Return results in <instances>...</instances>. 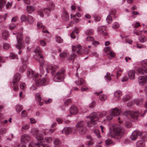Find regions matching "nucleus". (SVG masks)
Here are the masks:
<instances>
[{
	"label": "nucleus",
	"mask_w": 147,
	"mask_h": 147,
	"mask_svg": "<svg viewBox=\"0 0 147 147\" xmlns=\"http://www.w3.org/2000/svg\"><path fill=\"white\" fill-rule=\"evenodd\" d=\"M111 115L114 116H119L118 118L119 122L120 123H122V121L120 120L122 119L123 117H130V119L133 121L136 122L138 120V115L140 114V112L139 111L136 112L132 111H128L127 112L122 113L121 110L117 108L112 109L111 111Z\"/></svg>",
	"instance_id": "f257e3e1"
},
{
	"label": "nucleus",
	"mask_w": 147,
	"mask_h": 147,
	"mask_svg": "<svg viewBox=\"0 0 147 147\" xmlns=\"http://www.w3.org/2000/svg\"><path fill=\"white\" fill-rule=\"evenodd\" d=\"M58 68V67L57 66L51 64L48 65L46 69V71L47 73L49 72V70L51 71V73L54 76L53 80L55 82L63 81L64 78V73L65 71L64 69L59 70L55 74L54 73V72Z\"/></svg>",
	"instance_id": "f03ea898"
},
{
	"label": "nucleus",
	"mask_w": 147,
	"mask_h": 147,
	"mask_svg": "<svg viewBox=\"0 0 147 147\" xmlns=\"http://www.w3.org/2000/svg\"><path fill=\"white\" fill-rule=\"evenodd\" d=\"M124 132V129L121 126H116L113 124H111L109 127V131L107 135L109 137L119 138L123 136Z\"/></svg>",
	"instance_id": "7ed1b4c3"
},
{
	"label": "nucleus",
	"mask_w": 147,
	"mask_h": 147,
	"mask_svg": "<svg viewBox=\"0 0 147 147\" xmlns=\"http://www.w3.org/2000/svg\"><path fill=\"white\" fill-rule=\"evenodd\" d=\"M34 52L36 54H37L38 55V56L36 55H34V57L35 59L39 62L40 66V71L42 73V67L44 65V62L42 60L41 62L40 61V59H42L43 58V56L42 55L41 49L39 47H37L34 50Z\"/></svg>",
	"instance_id": "20e7f679"
},
{
	"label": "nucleus",
	"mask_w": 147,
	"mask_h": 147,
	"mask_svg": "<svg viewBox=\"0 0 147 147\" xmlns=\"http://www.w3.org/2000/svg\"><path fill=\"white\" fill-rule=\"evenodd\" d=\"M98 115L96 113L94 112L86 117V118H89L90 120V121L87 122V125L88 127H92L98 123L99 120Z\"/></svg>",
	"instance_id": "39448f33"
},
{
	"label": "nucleus",
	"mask_w": 147,
	"mask_h": 147,
	"mask_svg": "<svg viewBox=\"0 0 147 147\" xmlns=\"http://www.w3.org/2000/svg\"><path fill=\"white\" fill-rule=\"evenodd\" d=\"M33 79L36 80V84L38 86H45L47 83V80L44 78H40L41 75L35 73Z\"/></svg>",
	"instance_id": "423d86ee"
},
{
	"label": "nucleus",
	"mask_w": 147,
	"mask_h": 147,
	"mask_svg": "<svg viewBox=\"0 0 147 147\" xmlns=\"http://www.w3.org/2000/svg\"><path fill=\"white\" fill-rule=\"evenodd\" d=\"M85 123V122L82 121L78 122L76 125L77 130L82 135L85 134L86 131V128L84 126Z\"/></svg>",
	"instance_id": "0eeeda50"
},
{
	"label": "nucleus",
	"mask_w": 147,
	"mask_h": 147,
	"mask_svg": "<svg viewBox=\"0 0 147 147\" xmlns=\"http://www.w3.org/2000/svg\"><path fill=\"white\" fill-rule=\"evenodd\" d=\"M76 50H77L76 53L79 55H82L85 52H86V53H88L89 52V49L87 48H85L83 49L81 47L80 45L72 46V51H75Z\"/></svg>",
	"instance_id": "6e6552de"
},
{
	"label": "nucleus",
	"mask_w": 147,
	"mask_h": 147,
	"mask_svg": "<svg viewBox=\"0 0 147 147\" xmlns=\"http://www.w3.org/2000/svg\"><path fill=\"white\" fill-rule=\"evenodd\" d=\"M20 79V74L17 73L14 75L13 80V89L15 91H17L19 89L18 82L19 81Z\"/></svg>",
	"instance_id": "1a4fd4ad"
},
{
	"label": "nucleus",
	"mask_w": 147,
	"mask_h": 147,
	"mask_svg": "<svg viewBox=\"0 0 147 147\" xmlns=\"http://www.w3.org/2000/svg\"><path fill=\"white\" fill-rule=\"evenodd\" d=\"M107 29L106 26H101L97 28V31L99 34H102L104 36H105L107 35Z\"/></svg>",
	"instance_id": "9d476101"
},
{
	"label": "nucleus",
	"mask_w": 147,
	"mask_h": 147,
	"mask_svg": "<svg viewBox=\"0 0 147 147\" xmlns=\"http://www.w3.org/2000/svg\"><path fill=\"white\" fill-rule=\"evenodd\" d=\"M147 135L144 136V137L142 139V140H140L138 141L136 143V147H144V141L147 140Z\"/></svg>",
	"instance_id": "9b49d317"
},
{
	"label": "nucleus",
	"mask_w": 147,
	"mask_h": 147,
	"mask_svg": "<svg viewBox=\"0 0 147 147\" xmlns=\"http://www.w3.org/2000/svg\"><path fill=\"white\" fill-rule=\"evenodd\" d=\"M50 147L49 144H44V145L42 142H39L37 143L34 145V144H29L28 147Z\"/></svg>",
	"instance_id": "f8f14e48"
},
{
	"label": "nucleus",
	"mask_w": 147,
	"mask_h": 147,
	"mask_svg": "<svg viewBox=\"0 0 147 147\" xmlns=\"http://www.w3.org/2000/svg\"><path fill=\"white\" fill-rule=\"evenodd\" d=\"M16 36L17 42L19 45H16V46L17 48L20 49H21V47L20 45L21 44L22 38V34L21 33H17Z\"/></svg>",
	"instance_id": "ddd939ff"
},
{
	"label": "nucleus",
	"mask_w": 147,
	"mask_h": 147,
	"mask_svg": "<svg viewBox=\"0 0 147 147\" xmlns=\"http://www.w3.org/2000/svg\"><path fill=\"white\" fill-rule=\"evenodd\" d=\"M147 80V76L145 77L141 76L138 78V82L139 84L141 86H143L145 85L146 82Z\"/></svg>",
	"instance_id": "4468645a"
},
{
	"label": "nucleus",
	"mask_w": 147,
	"mask_h": 147,
	"mask_svg": "<svg viewBox=\"0 0 147 147\" xmlns=\"http://www.w3.org/2000/svg\"><path fill=\"white\" fill-rule=\"evenodd\" d=\"M55 7L54 5L52 3H51L50 4L48 5V8L45 9L44 11L45 13L47 16H48L50 12L51 9L54 8Z\"/></svg>",
	"instance_id": "2eb2a0df"
},
{
	"label": "nucleus",
	"mask_w": 147,
	"mask_h": 147,
	"mask_svg": "<svg viewBox=\"0 0 147 147\" xmlns=\"http://www.w3.org/2000/svg\"><path fill=\"white\" fill-rule=\"evenodd\" d=\"M104 51L107 53V54L112 57H113L115 56V53L113 50L111 49L110 47H105L104 49Z\"/></svg>",
	"instance_id": "dca6fc26"
},
{
	"label": "nucleus",
	"mask_w": 147,
	"mask_h": 147,
	"mask_svg": "<svg viewBox=\"0 0 147 147\" xmlns=\"http://www.w3.org/2000/svg\"><path fill=\"white\" fill-rule=\"evenodd\" d=\"M30 138V137L27 134H24L21 137V142L23 144H26L28 142Z\"/></svg>",
	"instance_id": "f3484780"
},
{
	"label": "nucleus",
	"mask_w": 147,
	"mask_h": 147,
	"mask_svg": "<svg viewBox=\"0 0 147 147\" xmlns=\"http://www.w3.org/2000/svg\"><path fill=\"white\" fill-rule=\"evenodd\" d=\"M143 101V99L142 98L138 99H136V100H134L131 102V104L128 103V105L131 106L133 104L136 103L137 105L139 106L142 104Z\"/></svg>",
	"instance_id": "a211bd4d"
},
{
	"label": "nucleus",
	"mask_w": 147,
	"mask_h": 147,
	"mask_svg": "<svg viewBox=\"0 0 147 147\" xmlns=\"http://www.w3.org/2000/svg\"><path fill=\"white\" fill-rule=\"evenodd\" d=\"M76 76L78 78V80H77L75 82V83L78 86H82L84 84L86 83L85 81L82 78H79L77 74H76Z\"/></svg>",
	"instance_id": "6ab92c4d"
},
{
	"label": "nucleus",
	"mask_w": 147,
	"mask_h": 147,
	"mask_svg": "<svg viewBox=\"0 0 147 147\" xmlns=\"http://www.w3.org/2000/svg\"><path fill=\"white\" fill-rule=\"evenodd\" d=\"M78 109L77 107L74 106H72L70 109V112L71 114L75 115L78 113Z\"/></svg>",
	"instance_id": "aec40b11"
},
{
	"label": "nucleus",
	"mask_w": 147,
	"mask_h": 147,
	"mask_svg": "<svg viewBox=\"0 0 147 147\" xmlns=\"http://www.w3.org/2000/svg\"><path fill=\"white\" fill-rule=\"evenodd\" d=\"M135 71L134 70H129L128 73V75L129 78L132 80H134L135 78Z\"/></svg>",
	"instance_id": "412c9836"
},
{
	"label": "nucleus",
	"mask_w": 147,
	"mask_h": 147,
	"mask_svg": "<svg viewBox=\"0 0 147 147\" xmlns=\"http://www.w3.org/2000/svg\"><path fill=\"white\" fill-rule=\"evenodd\" d=\"M138 72L140 74H144L147 73V68L143 67H140L138 69Z\"/></svg>",
	"instance_id": "4be33fe9"
},
{
	"label": "nucleus",
	"mask_w": 147,
	"mask_h": 147,
	"mask_svg": "<svg viewBox=\"0 0 147 147\" xmlns=\"http://www.w3.org/2000/svg\"><path fill=\"white\" fill-rule=\"evenodd\" d=\"M9 36V34L8 31L6 30L3 31L2 33V36L4 39H7Z\"/></svg>",
	"instance_id": "5701e85b"
},
{
	"label": "nucleus",
	"mask_w": 147,
	"mask_h": 147,
	"mask_svg": "<svg viewBox=\"0 0 147 147\" xmlns=\"http://www.w3.org/2000/svg\"><path fill=\"white\" fill-rule=\"evenodd\" d=\"M71 128L69 127L64 128L62 130V133L65 134H68L71 133Z\"/></svg>",
	"instance_id": "b1692460"
},
{
	"label": "nucleus",
	"mask_w": 147,
	"mask_h": 147,
	"mask_svg": "<svg viewBox=\"0 0 147 147\" xmlns=\"http://www.w3.org/2000/svg\"><path fill=\"white\" fill-rule=\"evenodd\" d=\"M34 71H32L31 69H28L27 72V76L29 77H33V78L34 75L35 74H34Z\"/></svg>",
	"instance_id": "393cba45"
},
{
	"label": "nucleus",
	"mask_w": 147,
	"mask_h": 147,
	"mask_svg": "<svg viewBox=\"0 0 147 147\" xmlns=\"http://www.w3.org/2000/svg\"><path fill=\"white\" fill-rule=\"evenodd\" d=\"M82 86L81 88V90L82 91H86L89 90V88L87 86V85L86 83Z\"/></svg>",
	"instance_id": "a878e982"
},
{
	"label": "nucleus",
	"mask_w": 147,
	"mask_h": 147,
	"mask_svg": "<svg viewBox=\"0 0 147 147\" xmlns=\"http://www.w3.org/2000/svg\"><path fill=\"white\" fill-rule=\"evenodd\" d=\"M121 92L120 90L116 91L114 94L115 97L116 98L119 99L120 97L122 95Z\"/></svg>",
	"instance_id": "bb28decb"
},
{
	"label": "nucleus",
	"mask_w": 147,
	"mask_h": 147,
	"mask_svg": "<svg viewBox=\"0 0 147 147\" xmlns=\"http://www.w3.org/2000/svg\"><path fill=\"white\" fill-rule=\"evenodd\" d=\"M87 138L88 139V144L89 145H91L93 144L94 143L93 141V139L90 135H88L87 136Z\"/></svg>",
	"instance_id": "cd10ccee"
},
{
	"label": "nucleus",
	"mask_w": 147,
	"mask_h": 147,
	"mask_svg": "<svg viewBox=\"0 0 147 147\" xmlns=\"http://www.w3.org/2000/svg\"><path fill=\"white\" fill-rule=\"evenodd\" d=\"M139 39L140 41L141 42H144L146 40V38L144 35H142L140 36Z\"/></svg>",
	"instance_id": "c85d7f7f"
},
{
	"label": "nucleus",
	"mask_w": 147,
	"mask_h": 147,
	"mask_svg": "<svg viewBox=\"0 0 147 147\" xmlns=\"http://www.w3.org/2000/svg\"><path fill=\"white\" fill-rule=\"evenodd\" d=\"M16 111L18 113H20L23 109V107L22 105H16Z\"/></svg>",
	"instance_id": "c756f323"
},
{
	"label": "nucleus",
	"mask_w": 147,
	"mask_h": 147,
	"mask_svg": "<svg viewBox=\"0 0 147 147\" xmlns=\"http://www.w3.org/2000/svg\"><path fill=\"white\" fill-rule=\"evenodd\" d=\"M26 9L27 12L29 13H31L34 10V7L32 6H28Z\"/></svg>",
	"instance_id": "7c9ffc66"
},
{
	"label": "nucleus",
	"mask_w": 147,
	"mask_h": 147,
	"mask_svg": "<svg viewBox=\"0 0 147 147\" xmlns=\"http://www.w3.org/2000/svg\"><path fill=\"white\" fill-rule=\"evenodd\" d=\"M93 33L94 30L91 29H88L86 32V34L87 35H92Z\"/></svg>",
	"instance_id": "2f4dec72"
},
{
	"label": "nucleus",
	"mask_w": 147,
	"mask_h": 147,
	"mask_svg": "<svg viewBox=\"0 0 147 147\" xmlns=\"http://www.w3.org/2000/svg\"><path fill=\"white\" fill-rule=\"evenodd\" d=\"M107 96L105 94H101L100 95L99 98L101 101H104L106 99Z\"/></svg>",
	"instance_id": "473e14b6"
},
{
	"label": "nucleus",
	"mask_w": 147,
	"mask_h": 147,
	"mask_svg": "<svg viewBox=\"0 0 147 147\" xmlns=\"http://www.w3.org/2000/svg\"><path fill=\"white\" fill-rule=\"evenodd\" d=\"M35 99L36 100L40 102L41 100V97L40 94L37 93H36L35 95Z\"/></svg>",
	"instance_id": "72a5a7b5"
},
{
	"label": "nucleus",
	"mask_w": 147,
	"mask_h": 147,
	"mask_svg": "<svg viewBox=\"0 0 147 147\" xmlns=\"http://www.w3.org/2000/svg\"><path fill=\"white\" fill-rule=\"evenodd\" d=\"M36 138L38 140H42L43 138V136L41 134L38 132L36 134Z\"/></svg>",
	"instance_id": "f704fd0d"
},
{
	"label": "nucleus",
	"mask_w": 147,
	"mask_h": 147,
	"mask_svg": "<svg viewBox=\"0 0 147 147\" xmlns=\"http://www.w3.org/2000/svg\"><path fill=\"white\" fill-rule=\"evenodd\" d=\"M106 20L107 22L109 24L112 22V19L111 17L110 16V14H109L106 18Z\"/></svg>",
	"instance_id": "c9c22d12"
},
{
	"label": "nucleus",
	"mask_w": 147,
	"mask_h": 147,
	"mask_svg": "<svg viewBox=\"0 0 147 147\" xmlns=\"http://www.w3.org/2000/svg\"><path fill=\"white\" fill-rule=\"evenodd\" d=\"M72 100L70 98L65 100L64 102V104L65 105H68L71 103Z\"/></svg>",
	"instance_id": "e433bc0d"
},
{
	"label": "nucleus",
	"mask_w": 147,
	"mask_h": 147,
	"mask_svg": "<svg viewBox=\"0 0 147 147\" xmlns=\"http://www.w3.org/2000/svg\"><path fill=\"white\" fill-rule=\"evenodd\" d=\"M26 68V66L25 65H23L21 66L19 69V71L21 72H24Z\"/></svg>",
	"instance_id": "4c0bfd02"
},
{
	"label": "nucleus",
	"mask_w": 147,
	"mask_h": 147,
	"mask_svg": "<svg viewBox=\"0 0 147 147\" xmlns=\"http://www.w3.org/2000/svg\"><path fill=\"white\" fill-rule=\"evenodd\" d=\"M119 27V23L117 22H115L113 23L112 27L113 29H117Z\"/></svg>",
	"instance_id": "58836bf2"
},
{
	"label": "nucleus",
	"mask_w": 147,
	"mask_h": 147,
	"mask_svg": "<svg viewBox=\"0 0 147 147\" xmlns=\"http://www.w3.org/2000/svg\"><path fill=\"white\" fill-rule=\"evenodd\" d=\"M71 19L74 21L76 23H78L79 21V19L76 18L74 15H71Z\"/></svg>",
	"instance_id": "ea45409f"
},
{
	"label": "nucleus",
	"mask_w": 147,
	"mask_h": 147,
	"mask_svg": "<svg viewBox=\"0 0 147 147\" xmlns=\"http://www.w3.org/2000/svg\"><path fill=\"white\" fill-rule=\"evenodd\" d=\"M20 19L21 22H22L28 20L27 17L24 15H22L21 16Z\"/></svg>",
	"instance_id": "a19ab883"
},
{
	"label": "nucleus",
	"mask_w": 147,
	"mask_h": 147,
	"mask_svg": "<svg viewBox=\"0 0 147 147\" xmlns=\"http://www.w3.org/2000/svg\"><path fill=\"white\" fill-rule=\"evenodd\" d=\"M141 64L144 67H147V59L142 61H141Z\"/></svg>",
	"instance_id": "79ce46f5"
},
{
	"label": "nucleus",
	"mask_w": 147,
	"mask_h": 147,
	"mask_svg": "<svg viewBox=\"0 0 147 147\" xmlns=\"http://www.w3.org/2000/svg\"><path fill=\"white\" fill-rule=\"evenodd\" d=\"M107 114V112L105 111H103L100 113L98 115L100 117H102L105 116Z\"/></svg>",
	"instance_id": "37998d69"
},
{
	"label": "nucleus",
	"mask_w": 147,
	"mask_h": 147,
	"mask_svg": "<svg viewBox=\"0 0 147 147\" xmlns=\"http://www.w3.org/2000/svg\"><path fill=\"white\" fill-rule=\"evenodd\" d=\"M94 133L98 138H100L101 136L99 131L97 129H95L94 131Z\"/></svg>",
	"instance_id": "c03bdc74"
},
{
	"label": "nucleus",
	"mask_w": 147,
	"mask_h": 147,
	"mask_svg": "<svg viewBox=\"0 0 147 147\" xmlns=\"http://www.w3.org/2000/svg\"><path fill=\"white\" fill-rule=\"evenodd\" d=\"M3 47L4 49L7 50L10 48V46L9 44L5 43L3 45Z\"/></svg>",
	"instance_id": "a18cd8bd"
},
{
	"label": "nucleus",
	"mask_w": 147,
	"mask_h": 147,
	"mask_svg": "<svg viewBox=\"0 0 147 147\" xmlns=\"http://www.w3.org/2000/svg\"><path fill=\"white\" fill-rule=\"evenodd\" d=\"M37 26L38 29H40L41 28H42L43 29L44 28L45 26L42 24V23L40 22H38L37 23Z\"/></svg>",
	"instance_id": "49530a36"
},
{
	"label": "nucleus",
	"mask_w": 147,
	"mask_h": 147,
	"mask_svg": "<svg viewBox=\"0 0 147 147\" xmlns=\"http://www.w3.org/2000/svg\"><path fill=\"white\" fill-rule=\"evenodd\" d=\"M29 125L27 124H25L23 125L22 128V130H27L29 128Z\"/></svg>",
	"instance_id": "de8ad7c7"
},
{
	"label": "nucleus",
	"mask_w": 147,
	"mask_h": 147,
	"mask_svg": "<svg viewBox=\"0 0 147 147\" xmlns=\"http://www.w3.org/2000/svg\"><path fill=\"white\" fill-rule=\"evenodd\" d=\"M9 57L10 58L12 59H18L16 55L13 53H12L11 54Z\"/></svg>",
	"instance_id": "09e8293b"
},
{
	"label": "nucleus",
	"mask_w": 147,
	"mask_h": 147,
	"mask_svg": "<svg viewBox=\"0 0 147 147\" xmlns=\"http://www.w3.org/2000/svg\"><path fill=\"white\" fill-rule=\"evenodd\" d=\"M16 25L13 23H11L9 25V28L10 30H13L16 27Z\"/></svg>",
	"instance_id": "8fccbe9b"
},
{
	"label": "nucleus",
	"mask_w": 147,
	"mask_h": 147,
	"mask_svg": "<svg viewBox=\"0 0 147 147\" xmlns=\"http://www.w3.org/2000/svg\"><path fill=\"white\" fill-rule=\"evenodd\" d=\"M76 57V55L74 53H72L68 57V59L69 60H72L74 59Z\"/></svg>",
	"instance_id": "3c124183"
},
{
	"label": "nucleus",
	"mask_w": 147,
	"mask_h": 147,
	"mask_svg": "<svg viewBox=\"0 0 147 147\" xmlns=\"http://www.w3.org/2000/svg\"><path fill=\"white\" fill-rule=\"evenodd\" d=\"M6 3L5 0H0V8L3 7Z\"/></svg>",
	"instance_id": "603ef678"
},
{
	"label": "nucleus",
	"mask_w": 147,
	"mask_h": 147,
	"mask_svg": "<svg viewBox=\"0 0 147 147\" xmlns=\"http://www.w3.org/2000/svg\"><path fill=\"white\" fill-rule=\"evenodd\" d=\"M60 141L57 138L55 139L54 141V144L55 146L59 145Z\"/></svg>",
	"instance_id": "864d4df0"
},
{
	"label": "nucleus",
	"mask_w": 147,
	"mask_h": 147,
	"mask_svg": "<svg viewBox=\"0 0 147 147\" xmlns=\"http://www.w3.org/2000/svg\"><path fill=\"white\" fill-rule=\"evenodd\" d=\"M94 40V38L92 36H88L86 38V41H93Z\"/></svg>",
	"instance_id": "5fc2aeb1"
},
{
	"label": "nucleus",
	"mask_w": 147,
	"mask_h": 147,
	"mask_svg": "<svg viewBox=\"0 0 147 147\" xmlns=\"http://www.w3.org/2000/svg\"><path fill=\"white\" fill-rule=\"evenodd\" d=\"M56 40L58 43H61L62 42V39L59 36H57L56 37Z\"/></svg>",
	"instance_id": "6e6d98bb"
},
{
	"label": "nucleus",
	"mask_w": 147,
	"mask_h": 147,
	"mask_svg": "<svg viewBox=\"0 0 147 147\" xmlns=\"http://www.w3.org/2000/svg\"><path fill=\"white\" fill-rule=\"evenodd\" d=\"M63 16L65 17V20H68L69 19V16L67 13L66 11H64L63 13Z\"/></svg>",
	"instance_id": "4d7b16f0"
},
{
	"label": "nucleus",
	"mask_w": 147,
	"mask_h": 147,
	"mask_svg": "<svg viewBox=\"0 0 147 147\" xmlns=\"http://www.w3.org/2000/svg\"><path fill=\"white\" fill-rule=\"evenodd\" d=\"M38 14L41 17H44L43 10L42 9H39L38 11Z\"/></svg>",
	"instance_id": "13d9d810"
},
{
	"label": "nucleus",
	"mask_w": 147,
	"mask_h": 147,
	"mask_svg": "<svg viewBox=\"0 0 147 147\" xmlns=\"http://www.w3.org/2000/svg\"><path fill=\"white\" fill-rule=\"evenodd\" d=\"M20 89H21L24 90L26 88V85L25 84L24 82L22 83L20 85Z\"/></svg>",
	"instance_id": "bf43d9fd"
},
{
	"label": "nucleus",
	"mask_w": 147,
	"mask_h": 147,
	"mask_svg": "<svg viewBox=\"0 0 147 147\" xmlns=\"http://www.w3.org/2000/svg\"><path fill=\"white\" fill-rule=\"evenodd\" d=\"M67 52H64L60 54L59 56L61 58H64L67 55Z\"/></svg>",
	"instance_id": "052dcab7"
},
{
	"label": "nucleus",
	"mask_w": 147,
	"mask_h": 147,
	"mask_svg": "<svg viewBox=\"0 0 147 147\" xmlns=\"http://www.w3.org/2000/svg\"><path fill=\"white\" fill-rule=\"evenodd\" d=\"M130 97L129 95H127L124 96L123 98V101H126L130 98Z\"/></svg>",
	"instance_id": "680f3d73"
},
{
	"label": "nucleus",
	"mask_w": 147,
	"mask_h": 147,
	"mask_svg": "<svg viewBox=\"0 0 147 147\" xmlns=\"http://www.w3.org/2000/svg\"><path fill=\"white\" fill-rule=\"evenodd\" d=\"M125 126L127 128H129L131 126V124L129 122L127 121L125 123Z\"/></svg>",
	"instance_id": "e2e57ef3"
},
{
	"label": "nucleus",
	"mask_w": 147,
	"mask_h": 147,
	"mask_svg": "<svg viewBox=\"0 0 147 147\" xmlns=\"http://www.w3.org/2000/svg\"><path fill=\"white\" fill-rule=\"evenodd\" d=\"M22 116L23 117H25L27 116L28 114L26 111L23 110L22 112Z\"/></svg>",
	"instance_id": "0e129e2a"
},
{
	"label": "nucleus",
	"mask_w": 147,
	"mask_h": 147,
	"mask_svg": "<svg viewBox=\"0 0 147 147\" xmlns=\"http://www.w3.org/2000/svg\"><path fill=\"white\" fill-rule=\"evenodd\" d=\"M95 101H93L89 105V107L90 108H92L94 107L95 106Z\"/></svg>",
	"instance_id": "69168bd1"
},
{
	"label": "nucleus",
	"mask_w": 147,
	"mask_h": 147,
	"mask_svg": "<svg viewBox=\"0 0 147 147\" xmlns=\"http://www.w3.org/2000/svg\"><path fill=\"white\" fill-rule=\"evenodd\" d=\"M112 141L110 139H107L105 141L106 144L107 145H109L111 144L112 143Z\"/></svg>",
	"instance_id": "338daca9"
},
{
	"label": "nucleus",
	"mask_w": 147,
	"mask_h": 147,
	"mask_svg": "<svg viewBox=\"0 0 147 147\" xmlns=\"http://www.w3.org/2000/svg\"><path fill=\"white\" fill-rule=\"evenodd\" d=\"M46 142L48 143H50L52 140V138L50 137H46L45 138Z\"/></svg>",
	"instance_id": "774afa93"
}]
</instances>
